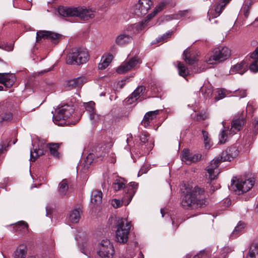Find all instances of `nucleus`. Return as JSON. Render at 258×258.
I'll return each mask as SVG.
<instances>
[{"label": "nucleus", "mask_w": 258, "mask_h": 258, "mask_svg": "<svg viewBox=\"0 0 258 258\" xmlns=\"http://www.w3.org/2000/svg\"><path fill=\"white\" fill-rule=\"evenodd\" d=\"M243 13L244 16L247 18L248 16L249 13V7H245L243 8Z\"/></svg>", "instance_id": "6e6d98bb"}, {"label": "nucleus", "mask_w": 258, "mask_h": 258, "mask_svg": "<svg viewBox=\"0 0 258 258\" xmlns=\"http://www.w3.org/2000/svg\"><path fill=\"white\" fill-rule=\"evenodd\" d=\"M106 154V152H103V154L101 155L96 153V156L98 158H100L101 159H102V158H103L105 156Z\"/></svg>", "instance_id": "052dcab7"}, {"label": "nucleus", "mask_w": 258, "mask_h": 258, "mask_svg": "<svg viewBox=\"0 0 258 258\" xmlns=\"http://www.w3.org/2000/svg\"><path fill=\"white\" fill-rule=\"evenodd\" d=\"M153 5L151 0H139L134 8V13L138 16H142L147 13Z\"/></svg>", "instance_id": "ddd939ff"}, {"label": "nucleus", "mask_w": 258, "mask_h": 258, "mask_svg": "<svg viewBox=\"0 0 258 258\" xmlns=\"http://www.w3.org/2000/svg\"><path fill=\"white\" fill-rule=\"evenodd\" d=\"M28 258H36L35 255H29Z\"/></svg>", "instance_id": "774afa93"}, {"label": "nucleus", "mask_w": 258, "mask_h": 258, "mask_svg": "<svg viewBox=\"0 0 258 258\" xmlns=\"http://www.w3.org/2000/svg\"><path fill=\"white\" fill-rule=\"evenodd\" d=\"M202 157L200 154H191L187 149L183 150L181 154V158L182 161L186 164H190L192 163L196 162L199 161Z\"/></svg>", "instance_id": "f3484780"}, {"label": "nucleus", "mask_w": 258, "mask_h": 258, "mask_svg": "<svg viewBox=\"0 0 258 258\" xmlns=\"http://www.w3.org/2000/svg\"><path fill=\"white\" fill-rule=\"evenodd\" d=\"M235 96L241 98H243L246 96V91L244 89H238L235 91Z\"/></svg>", "instance_id": "49530a36"}, {"label": "nucleus", "mask_w": 258, "mask_h": 258, "mask_svg": "<svg viewBox=\"0 0 258 258\" xmlns=\"http://www.w3.org/2000/svg\"><path fill=\"white\" fill-rule=\"evenodd\" d=\"M5 50L12 51L13 49V45L12 44H6Z\"/></svg>", "instance_id": "13d9d810"}, {"label": "nucleus", "mask_w": 258, "mask_h": 258, "mask_svg": "<svg viewBox=\"0 0 258 258\" xmlns=\"http://www.w3.org/2000/svg\"><path fill=\"white\" fill-rule=\"evenodd\" d=\"M167 4V3L165 2H161L159 4L155 7V9L154 10L155 11H156L157 13L159 12H161L162 11L165 7L166 6Z\"/></svg>", "instance_id": "c03bdc74"}, {"label": "nucleus", "mask_w": 258, "mask_h": 258, "mask_svg": "<svg viewBox=\"0 0 258 258\" xmlns=\"http://www.w3.org/2000/svg\"><path fill=\"white\" fill-rule=\"evenodd\" d=\"M16 78L13 74L0 73V83L7 88L11 87L16 81Z\"/></svg>", "instance_id": "a211bd4d"}, {"label": "nucleus", "mask_w": 258, "mask_h": 258, "mask_svg": "<svg viewBox=\"0 0 258 258\" xmlns=\"http://www.w3.org/2000/svg\"><path fill=\"white\" fill-rule=\"evenodd\" d=\"M13 117L12 114L9 111L3 112L0 114V121H9Z\"/></svg>", "instance_id": "4c0bfd02"}, {"label": "nucleus", "mask_w": 258, "mask_h": 258, "mask_svg": "<svg viewBox=\"0 0 258 258\" xmlns=\"http://www.w3.org/2000/svg\"><path fill=\"white\" fill-rule=\"evenodd\" d=\"M239 154V151L235 146H231L223 151L219 155L221 161H231L237 157Z\"/></svg>", "instance_id": "dca6fc26"}, {"label": "nucleus", "mask_w": 258, "mask_h": 258, "mask_svg": "<svg viewBox=\"0 0 258 258\" xmlns=\"http://www.w3.org/2000/svg\"><path fill=\"white\" fill-rule=\"evenodd\" d=\"M89 58L87 49L84 47L73 48L69 55L67 63L69 64H81L86 63Z\"/></svg>", "instance_id": "39448f33"}, {"label": "nucleus", "mask_w": 258, "mask_h": 258, "mask_svg": "<svg viewBox=\"0 0 258 258\" xmlns=\"http://www.w3.org/2000/svg\"><path fill=\"white\" fill-rule=\"evenodd\" d=\"M124 202H123V198L121 201L114 199L111 200V204L114 208H118L120 207L122 205H124Z\"/></svg>", "instance_id": "ea45409f"}, {"label": "nucleus", "mask_w": 258, "mask_h": 258, "mask_svg": "<svg viewBox=\"0 0 258 258\" xmlns=\"http://www.w3.org/2000/svg\"><path fill=\"white\" fill-rule=\"evenodd\" d=\"M177 68L179 75L184 78L189 75V71L187 68L182 62H177Z\"/></svg>", "instance_id": "72a5a7b5"}, {"label": "nucleus", "mask_w": 258, "mask_h": 258, "mask_svg": "<svg viewBox=\"0 0 258 258\" xmlns=\"http://www.w3.org/2000/svg\"><path fill=\"white\" fill-rule=\"evenodd\" d=\"M132 226L131 222L125 218H120L118 220L115 231V238L117 242L122 244L126 243Z\"/></svg>", "instance_id": "20e7f679"}, {"label": "nucleus", "mask_w": 258, "mask_h": 258, "mask_svg": "<svg viewBox=\"0 0 258 258\" xmlns=\"http://www.w3.org/2000/svg\"><path fill=\"white\" fill-rule=\"evenodd\" d=\"M113 59V55L110 54L103 55L102 56L100 62L98 64V68L100 70L106 68Z\"/></svg>", "instance_id": "a878e982"}, {"label": "nucleus", "mask_w": 258, "mask_h": 258, "mask_svg": "<svg viewBox=\"0 0 258 258\" xmlns=\"http://www.w3.org/2000/svg\"><path fill=\"white\" fill-rule=\"evenodd\" d=\"M145 91V87L141 86L138 87L128 98L127 101L130 103H133L136 101Z\"/></svg>", "instance_id": "5701e85b"}, {"label": "nucleus", "mask_w": 258, "mask_h": 258, "mask_svg": "<svg viewBox=\"0 0 258 258\" xmlns=\"http://www.w3.org/2000/svg\"><path fill=\"white\" fill-rule=\"evenodd\" d=\"M250 127V130H252V131L253 132V133H258V118L255 119L254 120Z\"/></svg>", "instance_id": "37998d69"}, {"label": "nucleus", "mask_w": 258, "mask_h": 258, "mask_svg": "<svg viewBox=\"0 0 258 258\" xmlns=\"http://www.w3.org/2000/svg\"><path fill=\"white\" fill-rule=\"evenodd\" d=\"M6 144L5 143L0 144V154L2 153L4 151L6 150Z\"/></svg>", "instance_id": "4d7b16f0"}, {"label": "nucleus", "mask_w": 258, "mask_h": 258, "mask_svg": "<svg viewBox=\"0 0 258 258\" xmlns=\"http://www.w3.org/2000/svg\"><path fill=\"white\" fill-rule=\"evenodd\" d=\"M245 223L242 221H239L231 234L230 237L232 239L236 238L237 236H238L240 232L245 228Z\"/></svg>", "instance_id": "c756f323"}, {"label": "nucleus", "mask_w": 258, "mask_h": 258, "mask_svg": "<svg viewBox=\"0 0 258 258\" xmlns=\"http://www.w3.org/2000/svg\"><path fill=\"white\" fill-rule=\"evenodd\" d=\"M230 0H222V2L218 3L216 2V6L213 8H211L208 13V17L209 21L212 19H214L218 17L222 12L225 5L229 3Z\"/></svg>", "instance_id": "2eb2a0df"}, {"label": "nucleus", "mask_w": 258, "mask_h": 258, "mask_svg": "<svg viewBox=\"0 0 258 258\" xmlns=\"http://www.w3.org/2000/svg\"><path fill=\"white\" fill-rule=\"evenodd\" d=\"M200 91L205 99H209L212 97L213 93V86L209 82L205 83L201 87Z\"/></svg>", "instance_id": "b1692460"}, {"label": "nucleus", "mask_w": 258, "mask_h": 258, "mask_svg": "<svg viewBox=\"0 0 258 258\" xmlns=\"http://www.w3.org/2000/svg\"><path fill=\"white\" fill-rule=\"evenodd\" d=\"M77 122H78V120H77V121H72V122L68 121L67 124H75Z\"/></svg>", "instance_id": "69168bd1"}, {"label": "nucleus", "mask_w": 258, "mask_h": 258, "mask_svg": "<svg viewBox=\"0 0 258 258\" xmlns=\"http://www.w3.org/2000/svg\"><path fill=\"white\" fill-rule=\"evenodd\" d=\"M42 154H43V151L40 149H38V150L35 149L33 151H31V152H30V160L31 161H34L37 157H39V156H40Z\"/></svg>", "instance_id": "58836bf2"}, {"label": "nucleus", "mask_w": 258, "mask_h": 258, "mask_svg": "<svg viewBox=\"0 0 258 258\" xmlns=\"http://www.w3.org/2000/svg\"><path fill=\"white\" fill-rule=\"evenodd\" d=\"M60 144L58 143H49L47 145V147L49 148L50 154L56 158L59 157V153L58 149L59 148Z\"/></svg>", "instance_id": "2f4dec72"}, {"label": "nucleus", "mask_w": 258, "mask_h": 258, "mask_svg": "<svg viewBox=\"0 0 258 258\" xmlns=\"http://www.w3.org/2000/svg\"><path fill=\"white\" fill-rule=\"evenodd\" d=\"M144 22H142L128 26L116 36L115 40L116 44L119 46H125L131 43L135 34L144 29Z\"/></svg>", "instance_id": "7ed1b4c3"}, {"label": "nucleus", "mask_w": 258, "mask_h": 258, "mask_svg": "<svg viewBox=\"0 0 258 258\" xmlns=\"http://www.w3.org/2000/svg\"><path fill=\"white\" fill-rule=\"evenodd\" d=\"M254 183L253 178L245 179L241 178L232 181L231 184V188L238 195H240L250 190L253 186Z\"/></svg>", "instance_id": "6e6552de"}, {"label": "nucleus", "mask_w": 258, "mask_h": 258, "mask_svg": "<svg viewBox=\"0 0 258 258\" xmlns=\"http://www.w3.org/2000/svg\"><path fill=\"white\" fill-rule=\"evenodd\" d=\"M205 190L195 186L190 190H187L181 199V205L185 210H194L206 206L208 202L205 198Z\"/></svg>", "instance_id": "f257e3e1"}, {"label": "nucleus", "mask_w": 258, "mask_h": 258, "mask_svg": "<svg viewBox=\"0 0 258 258\" xmlns=\"http://www.w3.org/2000/svg\"><path fill=\"white\" fill-rule=\"evenodd\" d=\"M124 187V183L119 179H115L112 184V188L115 191H118Z\"/></svg>", "instance_id": "e433bc0d"}, {"label": "nucleus", "mask_w": 258, "mask_h": 258, "mask_svg": "<svg viewBox=\"0 0 258 258\" xmlns=\"http://www.w3.org/2000/svg\"><path fill=\"white\" fill-rule=\"evenodd\" d=\"M27 254V247L24 245H20L13 253V258H25Z\"/></svg>", "instance_id": "cd10ccee"}, {"label": "nucleus", "mask_w": 258, "mask_h": 258, "mask_svg": "<svg viewBox=\"0 0 258 258\" xmlns=\"http://www.w3.org/2000/svg\"><path fill=\"white\" fill-rule=\"evenodd\" d=\"M86 82V78L84 76H81L69 80L67 85L70 89L79 88L81 87Z\"/></svg>", "instance_id": "aec40b11"}, {"label": "nucleus", "mask_w": 258, "mask_h": 258, "mask_svg": "<svg viewBox=\"0 0 258 258\" xmlns=\"http://www.w3.org/2000/svg\"><path fill=\"white\" fill-rule=\"evenodd\" d=\"M172 32H168L164 34H163L160 38H159V40H158V41L160 42L161 41H164L167 39L168 37L170 36L172 34Z\"/></svg>", "instance_id": "3c124183"}, {"label": "nucleus", "mask_w": 258, "mask_h": 258, "mask_svg": "<svg viewBox=\"0 0 258 258\" xmlns=\"http://www.w3.org/2000/svg\"><path fill=\"white\" fill-rule=\"evenodd\" d=\"M216 93L217 95L215 97V99L216 101H218L224 98L225 96L224 91L223 90H218L217 91Z\"/></svg>", "instance_id": "a18cd8bd"}, {"label": "nucleus", "mask_w": 258, "mask_h": 258, "mask_svg": "<svg viewBox=\"0 0 258 258\" xmlns=\"http://www.w3.org/2000/svg\"><path fill=\"white\" fill-rule=\"evenodd\" d=\"M150 114L151 113H146V114L144 116V119L142 121V124L146 127L149 126L150 123L149 120L147 119V117L149 116Z\"/></svg>", "instance_id": "09e8293b"}, {"label": "nucleus", "mask_w": 258, "mask_h": 258, "mask_svg": "<svg viewBox=\"0 0 258 258\" xmlns=\"http://www.w3.org/2000/svg\"><path fill=\"white\" fill-rule=\"evenodd\" d=\"M68 180L63 179L58 185V192L60 195L63 196L67 195L69 189Z\"/></svg>", "instance_id": "c85d7f7f"}, {"label": "nucleus", "mask_w": 258, "mask_h": 258, "mask_svg": "<svg viewBox=\"0 0 258 258\" xmlns=\"http://www.w3.org/2000/svg\"><path fill=\"white\" fill-rule=\"evenodd\" d=\"M138 185V183L135 182H131L130 183L129 189H128V191L123 197V202H125L124 206H127L132 201L136 191Z\"/></svg>", "instance_id": "6ab92c4d"}, {"label": "nucleus", "mask_w": 258, "mask_h": 258, "mask_svg": "<svg viewBox=\"0 0 258 258\" xmlns=\"http://www.w3.org/2000/svg\"><path fill=\"white\" fill-rule=\"evenodd\" d=\"M258 254V244L252 243L250 245L248 253L245 258H256Z\"/></svg>", "instance_id": "473e14b6"}, {"label": "nucleus", "mask_w": 258, "mask_h": 258, "mask_svg": "<svg viewBox=\"0 0 258 258\" xmlns=\"http://www.w3.org/2000/svg\"><path fill=\"white\" fill-rule=\"evenodd\" d=\"M97 253L101 258H113V246L108 239L102 240L99 244Z\"/></svg>", "instance_id": "9d476101"}, {"label": "nucleus", "mask_w": 258, "mask_h": 258, "mask_svg": "<svg viewBox=\"0 0 258 258\" xmlns=\"http://www.w3.org/2000/svg\"><path fill=\"white\" fill-rule=\"evenodd\" d=\"M222 162L223 161H221L220 157L219 156L212 160L206 167V171L208 173L206 176L208 177V179L211 181L214 180L220 173L218 167Z\"/></svg>", "instance_id": "9b49d317"}, {"label": "nucleus", "mask_w": 258, "mask_h": 258, "mask_svg": "<svg viewBox=\"0 0 258 258\" xmlns=\"http://www.w3.org/2000/svg\"><path fill=\"white\" fill-rule=\"evenodd\" d=\"M214 180H213L211 182V181L210 180V184L211 185V190L214 192L215 190L219 188L220 187V185L219 183H213V184L212 183V182Z\"/></svg>", "instance_id": "8fccbe9b"}, {"label": "nucleus", "mask_w": 258, "mask_h": 258, "mask_svg": "<svg viewBox=\"0 0 258 258\" xmlns=\"http://www.w3.org/2000/svg\"><path fill=\"white\" fill-rule=\"evenodd\" d=\"M183 56L185 61L189 64H192L196 61V58L190 57V54L187 49L184 51Z\"/></svg>", "instance_id": "c9c22d12"}, {"label": "nucleus", "mask_w": 258, "mask_h": 258, "mask_svg": "<svg viewBox=\"0 0 258 258\" xmlns=\"http://www.w3.org/2000/svg\"><path fill=\"white\" fill-rule=\"evenodd\" d=\"M202 134H203L204 140L209 138V134L207 132H206L205 131H203Z\"/></svg>", "instance_id": "bf43d9fd"}, {"label": "nucleus", "mask_w": 258, "mask_h": 258, "mask_svg": "<svg viewBox=\"0 0 258 258\" xmlns=\"http://www.w3.org/2000/svg\"><path fill=\"white\" fill-rule=\"evenodd\" d=\"M93 157L94 156L92 154H89L87 156L84 162L82 164V166H83V168L84 170L88 169L89 166L91 165L92 163H93L94 160Z\"/></svg>", "instance_id": "f704fd0d"}, {"label": "nucleus", "mask_w": 258, "mask_h": 258, "mask_svg": "<svg viewBox=\"0 0 258 258\" xmlns=\"http://www.w3.org/2000/svg\"><path fill=\"white\" fill-rule=\"evenodd\" d=\"M247 63L244 61L234 65L231 67L230 70V73L231 74L238 73L240 75H242L247 71Z\"/></svg>", "instance_id": "412c9836"}, {"label": "nucleus", "mask_w": 258, "mask_h": 258, "mask_svg": "<svg viewBox=\"0 0 258 258\" xmlns=\"http://www.w3.org/2000/svg\"><path fill=\"white\" fill-rule=\"evenodd\" d=\"M57 11L62 17H77L83 21L88 20L94 17V11L91 9L81 7H68L61 6L58 7Z\"/></svg>", "instance_id": "f03ea898"}, {"label": "nucleus", "mask_w": 258, "mask_h": 258, "mask_svg": "<svg viewBox=\"0 0 258 258\" xmlns=\"http://www.w3.org/2000/svg\"><path fill=\"white\" fill-rule=\"evenodd\" d=\"M157 14V13L154 10V11L147 15L146 19L142 21L139 23H141L142 22H144V28L147 26V23L149 20H150L151 19H152L155 16V15Z\"/></svg>", "instance_id": "a19ab883"}, {"label": "nucleus", "mask_w": 258, "mask_h": 258, "mask_svg": "<svg viewBox=\"0 0 258 258\" xmlns=\"http://www.w3.org/2000/svg\"><path fill=\"white\" fill-rule=\"evenodd\" d=\"M80 218V211L77 209H75L73 210L69 215L68 220L69 221L73 223H78Z\"/></svg>", "instance_id": "7c9ffc66"}, {"label": "nucleus", "mask_w": 258, "mask_h": 258, "mask_svg": "<svg viewBox=\"0 0 258 258\" xmlns=\"http://www.w3.org/2000/svg\"><path fill=\"white\" fill-rule=\"evenodd\" d=\"M102 192L100 190H93L91 193V201L95 205L100 204L102 202Z\"/></svg>", "instance_id": "bb28decb"}, {"label": "nucleus", "mask_w": 258, "mask_h": 258, "mask_svg": "<svg viewBox=\"0 0 258 258\" xmlns=\"http://www.w3.org/2000/svg\"><path fill=\"white\" fill-rule=\"evenodd\" d=\"M159 112V110H156L155 111H149V112H147V113H150L151 114H150L149 116L147 117V119L149 120L150 121L151 120H153V119H154L156 117V115L158 114Z\"/></svg>", "instance_id": "de8ad7c7"}, {"label": "nucleus", "mask_w": 258, "mask_h": 258, "mask_svg": "<svg viewBox=\"0 0 258 258\" xmlns=\"http://www.w3.org/2000/svg\"><path fill=\"white\" fill-rule=\"evenodd\" d=\"M210 141H211V139L210 138H208V139H205L204 140V144H205V147L206 149H210L211 146V144L210 143Z\"/></svg>", "instance_id": "5fc2aeb1"}, {"label": "nucleus", "mask_w": 258, "mask_h": 258, "mask_svg": "<svg viewBox=\"0 0 258 258\" xmlns=\"http://www.w3.org/2000/svg\"><path fill=\"white\" fill-rule=\"evenodd\" d=\"M250 57L253 61L249 66V70L251 72L256 73L258 72V47L250 54Z\"/></svg>", "instance_id": "393cba45"}, {"label": "nucleus", "mask_w": 258, "mask_h": 258, "mask_svg": "<svg viewBox=\"0 0 258 258\" xmlns=\"http://www.w3.org/2000/svg\"><path fill=\"white\" fill-rule=\"evenodd\" d=\"M141 63L137 57H134L124 61L117 68L116 72L119 74H123L127 71L137 68Z\"/></svg>", "instance_id": "f8f14e48"}, {"label": "nucleus", "mask_w": 258, "mask_h": 258, "mask_svg": "<svg viewBox=\"0 0 258 258\" xmlns=\"http://www.w3.org/2000/svg\"><path fill=\"white\" fill-rule=\"evenodd\" d=\"M17 226H18V229L21 231L23 230L24 232L27 231L28 228V224L24 221L20 222Z\"/></svg>", "instance_id": "79ce46f5"}, {"label": "nucleus", "mask_w": 258, "mask_h": 258, "mask_svg": "<svg viewBox=\"0 0 258 258\" xmlns=\"http://www.w3.org/2000/svg\"><path fill=\"white\" fill-rule=\"evenodd\" d=\"M148 167L146 166H142L138 173V176L142 175L144 173H146L148 171Z\"/></svg>", "instance_id": "603ef678"}, {"label": "nucleus", "mask_w": 258, "mask_h": 258, "mask_svg": "<svg viewBox=\"0 0 258 258\" xmlns=\"http://www.w3.org/2000/svg\"><path fill=\"white\" fill-rule=\"evenodd\" d=\"M203 253L202 252H200L199 253H198L197 255H195L194 258H200L202 257V254Z\"/></svg>", "instance_id": "680f3d73"}, {"label": "nucleus", "mask_w": 258, "mask_h": 258, "mask_svg": "<svg viewBox=\"0 0 258 258\" xmlns=\"http://www.w3.org/2000/svg\"><path fill=\"white\" fill-rule=\"evenodd\" d=\"M74 111L73 106L64 104L58 107L55 111L52 119L54 123L58 125L67 124V120Z\"/></svg>", "instance_id": "423d86ee"}, {"label": "nucleus", "mask_w": 258, "mask_h": 258, "mask_svg": "<svg viewBox=\"0 0 258 258\" xmlns=\"http://www.w3.org/2000/svg\"><path fill=\"white\" fill-rule=\"evenodd\" d=\"M148 137V134H142L140 136V139L141 141L143 143H145L146 142H148V139L147 137Z\"/></svg>", "instance_id": "864d4df0"}, {"label": "nucleus", "mask_w": 258, "mask_h": 258, "mask_svg": "<svg viewBox=\"0 0 258 258\" xmlns=\"http://www.w3.org/2000/svg\"><path fill=\"white\" fill-rule=\"evenodd\" d=\"M226 202H227V205L231 204V201L229 199H226Z\"/></svg>", "instance_id": "338daca9"}, {"label": "nucleus", "mask_w": 258, "mask_h": 258, "mask_svg": "<svg viewBox=\"0 0 258 258\" xmlns=\"http://www.w3.org/2000/svg\"><path fill=\"white\" fill-rule=\"evenodd\" d=\"M230 54V50L227 47H218L212 52V54L206 57V61L209 64L223 61L227 59Z\"/></svg>", "instance_id": "1a4fd4ad"}, {"label": "nucleus", "mask_w": 258, "mask_h": 258, "mask_svg": "<svg viewBox=\"0 0 258 258\" xmlns=\"http://www.w3.org/2000/svg\"><path fill=\"white\" fill-rule=\"evenodd\" d=\"M5 45H6V44H3V43H0V48L5 50V48H6Z\"/></svg>", "instance_id": "e2e57ef3"}, {"label": "nucleus", "mask_w": 258, "mask_h": 258, "mask_svg": "<svg viewBox=\"0 0 258 258\" xmlns=\"http://www.w3.org/2000/svg\"><path fill=\"white\" fill-rule=\"evenodd\" d=\"M138 258H144V256L141 252L139 253Z\"/></svg>", "instance_id": "0e129e2a"}, {"label": "nucleus", "mask_w": 258, "mask_h": 258, "mask_svg": "<svg viewBox=\"0 0 258 258\" xmlns=\"http://www.w3.org/2000/svg\"><path fill=\"white\" fill-rule=\"evenodd\" d=\"M95 103L93 102H89L85 104V109L89 114V117L91 120L94 122L98 121L99 120V116L95 113Z\"/></svg>", "instance_id": "4be33fe9"}, {"label": "nucleus", "mask_w": 258, "mask_h": 258, "mask_svg": "<svg viewBox=\"0 0 258 258\" xmlns=\"http://www.w3.org/2000/svg\"><path fill=\"white\" fill-rule=\"evenodd\" d=\"M222 123L224 129L219 134V143L221 144H224L226 142L228 135H233L241 130L244 123V119L243 118L234 119L231 123V127L230 130L226 129L224 121Z\"/></svg>", "instance_id": "0eeeda50"}, {"label": "nucleus", "mask_w": 258, "mask_h": 258, "mask_svg": "<svg viewBox=\"0 0 258 258\" xmlns=\"http://www.w3.org/2000/svg\"><path fill=\"white\" fill-rule=\"evenodd\" d=\"M61 35L49 31H39L36 33V41L39 42L41 38L50 39L55 44L58 43Z\"/></svg>", "instance_id": "4468645a"}]
</instances>
